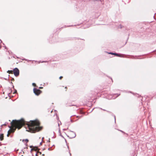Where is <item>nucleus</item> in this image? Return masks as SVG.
Here are the masks:
<instances>
[{
    "mask_svg": "<svg viewBox=\"0 0 156 156\" xmlns=\"http://www.w3.org/2000/svg\"><path fill=\"white\" fill-rule=\"evenodd\" d=\"M40 123L38 120L30 121L27 124L28 127L27 131L32 133L38 132L42 129V127L40 126Z\"/></svg>",
    "mask_w": 156,
    "mask_h": 156,
    "instance_id": "f257e3e1",
    "label": "nucleus"
},
{
    "mask_svg": "<svg viewBox=\"0 0 156 156\" xmlns=\"http://www.w3.org/2000/svg\"><path fill=\"white\" fill-rule=\"evenodd\" d=\"M10 129L8 131L11 133L14 132L16 129H20L25 124V121L23 119L19 120H13L11 123Z\"/></svg>",
    "mask_w": 156,
    "mask_h": 156,
    "instance_id": "f03ea898",
    "label": "nucleus"
},
{
    "mask_svg": "<svg viewBox=\"0 0 156 156\" xmlns=\"http://www.w3.org/2000/svg\"><path fill=\"white\" fill-rule=\"evenodd\" d=\"M33 92L37 96H38L42 93V91L41 90L36 88H34Z\"/></svg>",
    "mask_w": 156,
    "mask_h": 156,
    "instance_id": "7ed1b4c3",
    "label": "nucleus"
},
{
    "mask_svg": "<svg viewBox=\"0 0 156 156\" xmlns=\"http://www.w3.org/2000/svg\"><path fill=\"white\" fill-rule=\"evenodd\" d=\"M68 136L70 138H73L76 135L73 132L70 131L68 133Z\"/></svg>",
    "mask_w": 156,
    "mask_h": 156,
    "instance_id": "20e7f679",
    "label": "nucleus"
},
{
    "mask_svg": "<svg viewBox=\"0 0 156 156\" xmlns=\"http://www.w3.org/2000/svg\"><path fill=\"white\" fill-rule=\"evenodd\" d=\"M13 73L16 76H18L19 75V70L16 68H15L13 70Z\"/></svg>",
    "mask_w": 156,
    "mask_h": 156,
    "instance_id": "39448f33",
    "label": "nucleus"
},
{
    "mask_svg": "<svg viewBox=\"0 0 156 156\" xmlns=\"http://www.w3.org/2000/svg\"><path fill=\"white\" fill-rule=\"evenodd\" d=\"M4 139V134H1L0 135V140L2 141Z\"/></svg>",
    "mask_w": 156,
    "mask_h": 156,
    "instance_id": "423d86ee",
    "label": "nucleus"
},
{
    "mask_svg": "<svg viewBox=\"0 0 156 156\" xmlns=\"http://www.w3.org/2000/svg\"><path fill=\"white\" fill-rule=\"evenodd\" d=\"M41 154L42 153L41 152H37L36 154V156H41L42 155Z\"/></svg>",
    "mask_w": 156,
    "mask_h": 156,
    "instance_id": "0eeeda50",
    "label": "nucleus"
},
{
    "mask_svg": "<svg viewBox=\"0 0 156 156\" xmlns=\"http://www.w3.org/2000/svg\"><path fill=\"white\" fill-rule=\"evenodd\" d=\"M109 54H112V55H116V56H120V55H118V54H117V53L110 52V53H109Z\"/></svg>",
    "mask_w": 156,
    "mask_h": 156,
    "instance_id": "6e6552de",
    "label": "nucleus"
},
{
    "mask_svg": "<svg viewBox=\"0 0 156 156\" xmlns=\"http://www.w3.org/2000/svg\"><path fill=\"white\" fill-rule=\"evenodd\" d=\"M7 72L9 74H13V70H8Z\"/></svg>",
    "mask_w": 156,
    "mask_h": 156,
    "instance_id": "1a4fd4ad",
    "label": "nucleus"
},
{
    "mask_svg": "<svg viewBox=\"0 0 156 156\" xmlns=\"http://www.w3.org/2000/svg\"><path fill=\"white\" fill-rule=\"evenodd\" d=\"M10 134L8 132V134H7V137H9Z\"/></svg>",
    "mask_w": 156,
    "mask_h": 156,
    "instance_id": "9d476101",
    "label": "nucleus"
},
{
    "mask_svg": "<svg viewBox=\"0 0 156 156\" xmlns=\"http://www.w3.org/2000/svg\"><path fill=\"white\" fill-rule=\"evenodd\" d=\"M32 85L34 86H36V84L34 83H33Z\"/></svg>",
    "mask_w": 156,
    "mask_h": 156,
    "instance_id": "9b49d317",
    "label": "nucleus"
},
{
    "mask_svg": "<svg viewBox=\"0 0 156 156\" xmlns=\"http://www.w3.org/2000/svg\"><path fill=\"white\" fill-rule=\"evenodd\" d=\"M62 78H63V77L62 76H60L59 77V78L60 80H61Z\"/></svg>",
    "mask_w": 156,
    "mask_h": 156,
    "instance_id": "f8f14e48",
    "label": "nucleus"
},
{
    "mask_svg": "<svg viewBox=\"0 0 156 156\" xmlns=\"http://www.w3.org/2000/svg\"><path fill=\"white\" fill-rule=\"evenodd\" d=\"M11 81H14V79L13 78H12V79H11Z\"/></svg>",
    "mask_w": 156,
    "mask_h": 156,
    "instance_id": "ddd939ff",
    "label": "nucleus"
},
{
    "mask_svg": "<svg viewBox=\"0 0 156 156\" xmlns=\"http://www.w3.org/2000/svg\"><path fill=\"white\" fill-rule=\"evenodd\" d=\"M25 141H26L27 142L28 141V140L27 139H26L25 140Z\"/></svg>",
    "mask_w": 156,
    "mask_h": 156,
    "instance_id": "4468645a",
    "label": "nucleus"
},
{
    "mask_svg": "<svg viewBox=\"0 0 156 156\" xmlns=\"http://www.w3.org/2000/svg\"><path fill=\"white\" fill-rule=\"evenodd\" d=\"M65 88L66 89V91L67 90V87H65Z\"/></svg>",
    "mask_w": 156,
    "mask_h": 156,
    "instance_id": "2eb2a0df",
    "label": "nucleus"
},
{
    "mask_svg": "<svg viewBox=\"0 0 156 156\" xmlns=\"http://www.w3.org/2000/svg\"><path fill=\"white\" fill-rule=\"evenodd\" d=\"M80 113L81 114H83V112H82V111H80Z\"/></svg>",
    "mask_w": 156,
    "mask_h": 156,
    "instance_id": "dca6fc26",
    "label": "nucleus"
},
{
    "mask_svg": "<svg viewBox=\"0 0 156 156\" xmlns=\"http://www.w3.org/2000/svg\"><path fill=\"white\" fill-rule=\"evenodd\" d=\"M76 117H79V118H80L82 117V116H80V117H79L78 116H77Z\"/></svg>",
    "mask_w": 156,
    "mask_h": 156,
    "instance_id": "f3484780",
    "label": "nucleus"
},
{
    "mask_svg": "<svg viewBox=\"0 0 156 156\" xmlns=\"http://www.w3.org/2000/svg\"><path fill=\"white\" fill-rule=\"evenodd\" d=\"M39 88L40 89H42V88H43V87H39Z\"/></svg>",
    "mask_w": 156,
    "mask_h": 156,
    "instance_id": "a211bd4d",
    "label": "nucleus"
},
{
    "mask_svg": "<svg viewBox=\"0 0 156 156\" xmlns=\"http://www.w3.org/2000/svg\"><path fill=\"white\" fill-rule=\"evenodd\" d=\"M16 92H17V91H16V90L15 91V92L14 93H16Z\"/></svg>",
    "mask_w": 156,
    "mask_h": 156,
    "instance_id": "6ab92c4d",
    "label": "nucleus"
},
{
    "mask_svg": "<svg viewBox=\"0 0 156 156\" xmlns=\"http://www.w3.org/2000/svg\"><path fill=\"white\" fill-rule=\"evenodd\" d=\"M22 156H23V155H22Z\"/></svg>",
    "mask_w": 156,
    "mask_h": 156,
    "instance_id": "aec40b11",
    "label": "nucleus"
}]
</instances>
